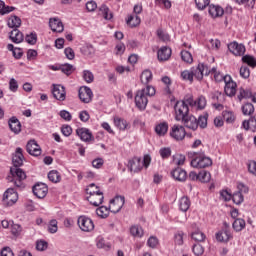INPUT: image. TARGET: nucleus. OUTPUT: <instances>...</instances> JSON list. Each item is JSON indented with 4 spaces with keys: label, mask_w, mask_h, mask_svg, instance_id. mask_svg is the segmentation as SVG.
Returning a JSON list of instances; mask_svg holds the SVG:
<instances>
[{
    "label": "nucleus",
    "mask_w": 256,
    "mask_h": 256,
    "mask_svg": "<svg viewBox=\"0 0 256 256\" xmlns=\"http://www.w3.org/2000/svg\"><path fill=\"white\" fill-rule=\"evenodd\" d=\"M153 95H155V87L151 85L138 90L135 95V105L137 109H139V111H145V109H147V103H149L147 97H153Z\"/></svg>",
    "instance_id": "f257e3e1"
},
{
    "label": "nucleus",
    "mask_w": 256,
    "mask_h": 256,
    "mask_svg": "<svg viewBox=\"0 0 256 256\" xmlns=\"http://www.w3.org/2000/svg\"><path fill=\"white\" fill-rule=\"evenodd\" d=\"M188 156L194 157V159L191 160V167L195 169H205V167H211L213 165V160L205 156L203 152H190Z\"/></svg>",
    "instance_id": "f03ea898"
},
{
    "label": "nucleus",
    "mask_w": 256,
    "mask_h": 256,
    "mask_svg": "<svg viewBox=\"0 0 256 256\" xmlns=\"http://www.w3.org/2000/svg\"><path fill=\"white\" fill-rule=\"evenodd\" d=\"M10 173L12 176L8 177V181L14 183L16 189H25V184L23 183V181L27 179V174H25L23 169L19 167L11 168Z\"/></svg>",
    "instance_id": "7ed1b4c3"
},
{
    "label": "nucleus",
    "mask_w": 256,
    "mask_h": 256,
    "mask_svg": "<svg viewBox=\"0 0 256 256\" xmlns=\"http://www.w3.org/2000/svg\"><path fill=\"white\" fill-rule=\"evenodd\" d=\"M151 165V156L150 155H144L143 161L141 158H133L128 162V167L130 171H134V173L139 172L143 169V167H149Z\"/></svg>",
    "instance_id": "20e7f679"
},
{
    "label": "nucleus",
    "mask_w": 256,
    "mask_h": 256,
    "mask_svg": "<svg viewBox=\"0 0 256 256\" xmlns=\"http://www.w3.org/2000/svg\"><path fill=\"white\" fill-rule=\"evenodd\" d=\"M174 109L176 113V121H181L189 115V106L187 103H185V101H178L175 104Z\"/></svg>",
    "instance_id": "39448f33"
},
{
    "label": "nucleus",
    "mask_w": 256,
    "mask_h": 256,
    "mask_svg": "<svg viewBox=\"0 0 256 256\" xmlns=\"http://www.w3.org/2000/svg\"><path fill=\"white\" fill-rule=\"evenodd\" d=\"M78 226L81 229V231H84L86 233H89L95 229V224L93 223V220L87 216H80L78 218Z\"/></svg>",
    "instance_id": "423d86ee"
},
{
    "label": "nucleus",
    "mask_w": 256,
    "mask_h": 256,
    "mask_svg": "<svg viewBox=\"0 0 256 256\" xmlns=\"http://www.w3.org/2000/svg\"><path fill=\"white\" fill-rule=\"evenodd\" d=\"M185 135L187 132L185 131V127L181 125H173L170 129V137L175 139V141H183L185 139Z\"/></svg>",
    "instance_id": "0eeeda50"
},
{
    "label": "nucleus",
    "mask_w": 256,
    "mask_h": 256,
    "mask_svg": "<svg viewBox=\"0 0 256 256\" xmlns=\"http://www.w3.org/2000/svg\"><path fill=\"white\" fill-rule=\"evenodd\" d=\"M224 83H225V88L224 91L228 97H233L235 96V93H237V83H235L232 79L231 76L226 75L224 77Z\"/></svg>",
    "instance_id": "6e6552de"
},
{
    "label": "nucleus",
    "mask_w": 256,
    "mask_h": 256,
    "mask_svg": "<svg viewBox=\"0 0 256 256\" xmlns=\"http://www.w3.org/2000/svg\"><path fill=\"white\" fill-rule=\"evenodd\" d=\"M18 199L19 195L17 194V191H15V189L13 188H8L3 195V201L7 205H15Z\"/></svg>",
    "instance_id": "1a4fd4ad"
},
{
    "label": "nucleus",
    "mask_w": 256,
    "mask_h": 256,
    "mask_svg": "<svg viewBox=\"0 0 256 256\" xmlns=\"http://www.w3.org/2000/svg\"><path fill=\"white\" fill-rule=\"evenodd\" d=\"M32 191L38 199H45L49 193V188L45 183H37L33 186Z\"/></svg>",
    "instance_id": "9d476101"
},
{
    "label": "nucleus",
    "mask_w": 256,
    "mask_h": 256,
    "mask_svg": "<svg viewBox=\"0 0 256 256\" xmlns=\"http://www.w3.org/2000/svg\"><path fill=\"white\" fill-rule=\"evenodd\" d=\"M123 205H125V197L117 196L116 198L110 201L109 209L111 213H119V211L123 209Z\"/></svg>",
    "instance_id": "9b49d317"
},
{
    "label": "nucleus",
    "mask_w": 256,
    "mask_h": 256,
    "mask_svg": "<svg viewBox=\"0 0 256 256\" xmlns=\"http://www.w3.org/2000/svg\"><path fill=\"white\" fill-rule=\"evenodd\" d=\"M87 199L91 205H94V207H99V205L103 203V199H105V197L103 196V192L96 190L90 192V195L87 197Z\"/></svg>",
    "instance_id": "f8f14e48"
},
{
    "label": "nucleus",
    "mask_w": 256,
    "mask_h": 256,
    "mask_svg": "<svg viewBox=\"0 0 256 256\" xmlns=\"http://www.w3.org/2000/svg\"><path fill=\"white\" fill-rule=\"evenodd\" d=\"M79 99L82 103H91L93 101V91L87 86L79 89Z\"/></svg>",
    "instance_id": "ddd939ff"
},
{
    "label": "nucleus",
    "mask_w": 256,
    "mask_h": 256,
    "mask_svg": "<svg viewBox=\"0 0 256 256\" xmlns=\"http://www.w3.org/2000/svg\"><path fill=\"white\" fill-rule=\"evenodd\" d=\"M228 49L230 53L236 57H242V55H245V45L239 44L235 41L228 44Z\"/></svg>",
    "instance_id": "4468645a"
},
{
    "label": "nucleus",
    "mask_w": 256,
    "mask_h": 256,
    "mask_svg": "<svg viewBox=\"0 0 256 256\" xmlns=\"http://www.w3.org/2000/svg\"><path fill=\"white\" fill-rule=\"evenodd\" d=\"M53 97L57 99V101H65L67 97V92L65 91V87L62 85H53L52 89Z\"/></svg>",
    "instance_id": "2eb2a0df"
},
{
    "label": "nucleus",
    "mask_w": 256,
    "mask_h": 256,
    "mask_svg": "<svg viewBox=\"0 0 256 256\" xmlns=\"http://www.w3.org/2000/svg\"><path fill=\"white\" fill-rule=\"evenodd\" d=\"M26 151L33 157H39L41 155V147L37 144V141L30 140L26 145Z\"/></svg>",
    "instance_id": "dca6fc26"
},
{
    "label": "nucleus",
    "mask_w": 256,
    "mask_h": 256,
    "mask_svg": "<svg viewBox=\"0 0 256 256\" xmlns=\"http://www.w3.org/2000/svg\"><path fill=\"white\" fill-rule=\"evenodd\" d=\"M211 73V70H209V67L205 64H198V67L193 71V77H195L198 81H201L203 79L204 75H209Z\"/></svg>",
    "instance_id": "f3484780"
},
{
    "label": "nucleus",
    "mask_w": 256,
    "mask_h": 256,
    "mask_svg": "<svg viewBox=\"0 0 256 256\" xmlns=\"http://www.w3.org/2000/svg\"><path fill=\"white\" fill-rule=\"evenodd\" d=\"M181 121L184 123V126L187 127V129H191L192 131H197V128L199 127L197 118L193 115H188Z\"/></svg>",
    "instance_id": "a211bd4d"
},
{
    "label": "nucleus",
    "mask_w": 256,
    "mask_h": 256,
    "mask_svg": "<svg viewBox=\"0 0 256 256\" xmlns=\"http://www.w3.org/2000/svg\"><path fill=\"white\" fill-rule=\"evenodd\" d=\"M76 134L80 137L81 141L89 143L93 139V133L88 128H78L76 129Z\"/></svg>",
    "instance_id": "6ab92c4d"
},
{
    "label": "nucleus",
    "mask_w": 256,
    "mask_h": 256,
    "mask_svg": "<svg viewBox=\"0 0 256 256\" xmlns=\"http://www.w3.org/2000/svg\"><path fill=\"white\" fill-rule=\"evenodd\" d=\"M49 26L52 31L55 33H63L65 27L63 26V22L59 20V18H50Z\"/></svg>",
    "instance_id": "aec40b11"
},
{
    "label": "nucleus",
    "mask_w": 256,
    "mask_h": 256,
    "mask_svg": "<svg viewBox=\"0 0 256 256\" xmlns=\"http://www.w3.org/2000/svg\"><path fill=\"white\" fill-rule=\"evenodd\" d=\"M209 15L213 17V19H216L217 17H223L225 10L219 5L211 4L209 5Z\"/></svg>",
    "instance_id": "412c9836"
},
{
    "label": "nucleus",
    "mask_w": 256,
    "mask_h": 256,
    "mask_svg": "<svg viewBox=\"0 0 256 256\" xmlns=\"http://www.w3.org/2000/svg\"><path fill=\"white\" fill-rule=\"evenodd\" d=\"M23 159V149L17 148L15 154L12 157V163L14 165V168L21 167V165H23Z\"/></svg>",
    "instance_id": "4be33fe9"
},
{
    "label": "nucleus",
    "mask_w": 256,
    "mask_h": 256,
    "mask_svg": "<svg viewBox=\"0 0 256 256\" xmlns=\"http://www.w3.org/2000/svg\"><path fill=\"white\" fill-rule=\"evenodd\" d=\"M230 239H233V234L229 230H222L216 233V240L220 243H227Z\"/></svg>",
    "instance_id": "5701e85b"
},
{
    "label": "nucleus",
    "mask_w": 256,
    "mask_h": 256,
    "mask_svg": "<svg viewBox=\"0 0 256 256\" xmlns=\"http://www.w3.org/2000/svg\"><path fill=\"white\" fill-rule=\"evenodd\" d=\"M159 61H169L171 58V48L164 46L158 50L157 54Z\"/></svg>",
    "instance_id": "b1692460"
},
{
    "label": "nucleus",
    "mask_w": 256,
    "mask_h": 256,
    "mask_svg": "<svg viewBox=\"0 0 256 256\" xmlns=\"http://www.w3.org/2000/svg\"><path fill=\"white\" fill-rule=\"evenodd\" d=\"M114 125L118 127L119 131H127V129H131V124L121 117L114 118Z\"/></svg>",
    "instance_id": "393cba45"
},
{
    "label": "nucleus",
    "mask_w": 256,
    "mask_h": 256,
    "mask_svg": "<svg viewBox=\"0 0 256 256\" xmlns=\"http://www.w3.org/2000/svg\"><path fill=\"white\" fill-rule=\"evenodd\" d=\"M8 125L11 131L16 135L21 133V122L19 121V119H17V117L10 118Z\"/></svg>",
    "instance_id": "a878e982"
},
{
    "label": "nucleus",
    "mask_w": 256,
    "mask_h": 256,
    "mask_svg": "<svg viewBox=\"0 0 256 256\" xmlns=\"http://www.w3.org/2000/svg\"><path fill=\"white\" fill-rule=\"evenodd\" d=\"M12 43H16V44H19V43H23L25 37L23 36V34L21 33V31H19L18 29H14L10 32V35H9Z\"/></svg>",
    "instance_id": "bb28decb"
},
{
    "label": "nucleus",
    "mask_w": 256,
    "mask_h": 256,
    "mask_svg": "<svg viewBox=\"0 0 256 256\" xmlns=\"http://www.w3.org/2000/svg\"><path fill=\"white\" fill-rule=\"evenodd\" d=\"M80 53L84 55V57H93L95 55V47L92 44H84L80 48Z\"/></svg>",
    "instance_id": "cd10ccee"
},
{
    "label": "nucleus",
    "mask_w": 256,
    "mask_h": 256,
    "mask_svg": "<svg viewBox=\"0 0 256 256\" xmlns=\"http://www.w3.org/2000/svg\"><path fill=\"white\" fill-rule=\"evenodd\" d=\"M176 181H185L187 179V172L181 168H176L171 173Z\"/></svg>",
    "instance_id": "c85d7f7f"
},
{
    "label": "nucleus",
    "mask_w": 256,
    "mask_h": 256,
    "mask_svg": "<svg viewBox=\"0 0 256 256\" xmlns=\"http://www.w3.org/2000/svg\"><path fill=\"white\" fill-rule=\"evenodd\" d=\"M167 131H169V124H167V122L157 124L155 127V132L159 135V137L167 135Z\"/></svg>",
    "instance_id": "c756f323"
},
{
    "label": "nucleus",
    "mask_w": 256,
    "mask_h": 256,
    "mask_svg": "<svg viewBox=\"0 0 256 256\" xmlns=\"http://www.w3.org/2000/svg\"><path fill=\"white\" fill-rule=\"evenodd\" d=\"M99 12H100V15H102L104 19H106V21H111V19H113V12L109 10V7H107V5H102L99 8Z\"/></svg>",
    "instance_id": "7c9ffc66"
},
{
    "label": "nucleus",
    "mask_w": 256,
    "mask_h": 256,
    "mask_svg": "<svg viewBox=\"0 0 256 256\" xmlns=\"http://www.w3.org/2000/svg\"><path fill=\"white\" fill-rule=\"evenodd\" d=\"M179 207H180V211H183L184 213L189 211V207H191V201L187 196H183L179 200Z\"/></svg>",
    "instance_id": "2f4dec72"
},
{
    "label": "nucleus",
    "mask_w": 256,
    "mask_h": 256,
    "mask_svg": "<svg viewBox=\"0 0 256 256\" xmlns=\"http://www.w3.org/2000/svg\"><path fill=\"white\" fill-rule=\"evenodd\" d=\"M126 23L130 27H137V25H141V18L138 15L132 14L128 16Z\"/></svg>",
    "instance_id": "473e14b6"
},
{
    "label": "nucleus",
    "mask_w": 256,
    "mask_h": 256,
    "mask_svg": "<svg viewBox=\"0 0 256 256\" xmlns=\"http://www.w3.org/2000/svg\"><path fill=\"white\" fill-rule=\"evenodd\" d=\"M8 27H10V29H18V27H21V18L17 16H11L8 19Z\"/></svg>",
    "instance_id": "72a5a7b5"
},
{
    "label": "nucleus",
    "mask_w": 256,
    "mask_h": 256,
    "mask_svg": "<svg viewBox=\"0 0 256 256\" xmlns=\"http://www.w3.org/2000/svg\"><path fill=\"white\" fill-rule=\"evenodd\" d=\"M141 83L147 85L153 79V73L151 70H144L140 76Z\"/></svg>",
    "instance_id": "f704fd0d"
},
{
    "label": "nucleus",
    "mask_w": 256,
    "mask_h": 256,
    "mask_svg": "<svg viewBox=\"0 0 256 256\" xmlns=\"http://www.w3.org/2000/svg\"><path fill=\"white\" fill-rule=\"evenodd\" d=\"M109 213H111V209L107 208V206H101L96 209V214L102 219H107V217H109Z\"/></svg>",
    "instance_id": "c9c22d12"
},
{
    "label": "nucleus",
    "mask_w": 256,
    "mask_h": 256,
    "mask_svg": "<svg viewBox=\"0 0 256 256\" xmlns=\"http://www.w3.org/2000/svg\"><path fill=\"white\" fill-rule=\"evenodd\" d=\"M48 179L52 183H59L61 181V174L57 170H52L48 173Z\"/></svg>",
    "instance_id": "e433bc0d"
},
{
    "label": "nucleus",
    "mask_w": 256,
    "mask_h": 256,
    "mask_svg": "<svg viewBox=\"0 0 256 256\" xmlns=\"http://www.w3.org/2000/svg\"><path fill=\"white\" fill-rule=\"evenodd\" d=\"M246 223L243 219L241 218H238L236 219L233 224H232V227L234 229V231H243V228L245 227Z\"/></svg>",
    "instance_id": "4c0bfd02"
},
{
    "label": "nucleus",
    "mask_w": 256,
    "mask_h": 256,
    "mask_svg": "<svg viewBox=\"0 0 256 256\" xmlns=\"http://www.w3.org/2000/svg\"><path fill=\"white\" fill-rule=\"evenodd\" d=\"M198 180L201 181V183H209V181H211V173L205 170L199 172Z\"/></svg>",
    "instance_id": "58836bf2"
},
{
    "label": "nucleus",
    "mask_w": 256,
    "mask_h": 256,
    "mask_svg": "<svg viewBox=\"0 0 256 256\" xmlns=\"http://www.w3.org/2000/svg\"><path fill=\"white\" fill-rule=\"evenodd\" d=\"M243 115H253L255 113V106L251 103H246L242 106Z\"/></svg>",
    "instance_id": "ea45409f"
},
{
    "label": "nucleus",
    "mask_w": 256,
    "mask_h": 256,
    "mask_svg": "<svg viewBox=\"0 0 256 256\" xmlns=\"http://www.w3.org/2000/svg\"><path fill=\"white\" fill-rule=\"evenodd\" d=\"M59 69L65 75H71V73H73V71H75V67L73 65L67 64V63L60 65Z\"/></svg>",
    "instance_id": "a19ab883"
},
{
    "label": "nucleus",
    "mask_w": 256,
    "mask_h": 256,
    "mask_svg": "<svg viewBox=\"0 0 256 256\" xmlns=\"http://www.w3.org/2000/svg\"><path fill=\"white\" fill-rule=\"evenodd\" d=\"M192 239H194V241H198L199 243L205 241L206 236L203 232H201V230H196L195 232L192 233Z\"/></svg>",
    "instance_id": "79ce46f5"
},
{
    "label": "nucleus",
    "mask_w": 256,
    "mask_h": 256,
    "mask_svg": "<svg viewBox=\"0 0 256 256\" xmlns=\"http://www.w3.org/2000/svg\"><path fill=\"white\" fill-rule=\"evenodd\" d=\"M181 59L185 63H193V55H191L190 52L187 50L181 51Z\"/></svg>",
    "instance_id": "37998d69"
},
{
    "label": "nucleus",
    "mask_w": 256,
    "mask_h": 256,
    "mask_svg": "<svg viewBox=\"0 0 256 256\" xmlns=\"http://www.w3.org/2000/svg\"><path fill=\"white\" fill-rule=\"evenodd\" d=\"M250 97H253V94H251V91L240 88L239 94H238L239 101H241L242 99H250Z\"/></svg>",
    "instance_id": "c03bdc74"
},
{
    "label": "nucleus",
    "mask_w": 256,
    "mask_h": 256,
    "mask_svg": "<svg viewBox=\"0 0 256 256\" xmlns=\"http://www.w3.org/2000/svg\"><path fill=\"white\" fill-rule=\"evenodd\" d=\"M130 233L133 237H141L143 235V228L141 226H132Z\"/></svg>",
    "instance_id": "a18cd8bd"
},
{
    "label": "nucleus",
    "mask_w": 256,
    "mask_h": 256,
    "mask_svg": "<svg viewBox=\"0 0 256 256\" xmlns=\"http://www.w3.org/2000/svg\"><path fill=\"white\" fill-rule=\"evenodd\" d=\"M243 63H246L250 67H256V60L253 56L251 55H245L242 57Z\"/></svg>",
    "instance_id": "49530a36"
},
{
    "label": "nucleus",
    "mask_w": 256,
    "mask_h": 256,
    "mask_svg": "<svg viewBox=\"0 0 256 256\" xmlns=\"http://www.w3.org/2000/svg\"><path fill=\"white\" fill-rule=\"evenodd\" d=\"M83 79L86 81V83H93L95 76L93 75V72L89 70L83 71Z\"/></svg>",
    "instance_id": "de8ad7c7"
},
{
    "label": "nucleus",
    "mask_w": 256,
    "mask_h": 256,
    "mask_svg": "<svg viewBox=\"0 0 256 256\" xmlns=\"http://www.w3.org/2000/svg\"><path fill=\"white\" fill-rule=\"evenodd\" d=\"M181 77L184 81H190V83H193V70H184L181 73Z\"/></svg>",
    "instance_id": "09e8293b"
},
{
    "label": "nucleus",
    "mask_w": 256,
    "mask_h": 256,
    "mask_svg": "<svg viewBox=\"0 0 256 256\" xmlns=\"http://www.w3.org/2000/svg\"><path fill=\"white\" fill-rule=\"evenodd\" d=\"M223 119L226 121V123H233L235 121V114L230 111H224L223 112Z\"/></svg>",
    "instance_id": "8fccbe9b"
},
{
    "label": "nucleus",
    "mask_w": 256,
    "mask_h": 256,
    "mask_svg": "<svg viewBox=\"0 0 256 256\" xmlns=\"http://www.w3.org/2000/svg\"><path fill=\"white\" fill-rule=\"evenodd\" d=\"M25 41L28 42L29 45H35V43H37V33L31 32L26 35Z\"/></svg>",
    "instance_id": "3c124183"
},
{
    "label": "nucleus",
    "mask_w": 256,
    "mask_h": 256,
    "mask_svg": "<svg viewBox=\"0 0 256 256\" xmlns=\"http://www.w3.org/2000/svg\"><path fill=\"white\" fill-rule=\"evenodd\" d=\"M244 199L245 198L243 197V194L241 192H236L232 196V200L236 205H241V203H243Z\"/></svg>",
    "instance_id": "603ef678"
},
{
    "label": "nucleus",
    "mask_w": 256,
    "mask_h": 256,
    "mask_svg": "<svg viewBox=\"0 0 256 256\" xmlns=\"http://www.w3.org/2000/svg\"><path fill=\"white\" fill-rule=\"evenodd\" d=\"M58 230H59V227L57 226V220L55 219L50 220L48 224V231L53 234V233H57Z\"/></svg>",
    "instance_id": "864d4df0"
},
{
    "label": "nucleus",
    "mask_w": 256,
    "mask_h": 256,
    "mask_svg": "<svg viewBox=\"0 0 256 256\" xmlns=\"http://www.w3.org/2000/svg\"><path fill=\"white\" fill-rule=\"evenodd\" d=\"M147 245L151 249H156L157 245H159V239H157L155 236H151L147 241Z\"/></svg>",
    "instance_id": "5fc2aeb1"
},
{
    "label": "nucleus",
    "mask_w": 256,
    "mask_h": 256,
    "mask_svg": "<svg viewBox=\"0 0 256 256\" xmlns=\"http://www.w3.org/2000/svg\"><path fill=\"white\" fill-rule=\"evenodd\" d=\"M192 251L196 256H200L203 255V253H205V249L201 246V244H194Z\"/></svg>",
    "instance_id": "6e6d98bb"
},
{
    "label": "nucleus",
    "mask_w": 256,
    "mask_h": 256,
    "mask_svg": "<svg viewBox=\"0 0 256 256\" xmlns=\"http://www.w3.org/2000/svg\"><path fill=\"white\" fill-rule=\"evenodd\" d=\"M250 75H251V71L249 70L248 66H242L240 68V76L243 79H249Z\"/></svg>",
    "instance_id": "4d7b16f0"
},
{
    "label": "nucleus",
    "mask_w": 256,
    "mask_h": 256,
    "mask_svg": "<svg viewBox=\"0 0 256 256\" xmlns=\"http://www.w3.org/2000/svg\"><path fill=\"white\" fill-rule=\"evenodd\" d=\"M211 73L214 75V79L217 82L225 81V76H223L220 72L217 71V68H212Z\"/></svg>",
    "instance_id": "13d9d810"
},
{
    "label": "nucleus",
    "mask_w": 256,
    "mask_h": 256,
    "mask_svg": "<svg viewBox=\"0 0 256 256\" xmlns=\"http://www.w3.org/2000/svg\"><path fill=\"white\" fill-rule=\"evenodd\" d=\"M196 105L198 107V109H203L204 107L207 106V99H205V96H200L198 97L197 101H196Z\"/></svg>",
    "instance_id": "bf43d9fd"
},
{
    "label": "nucleus",
    "mask_w": 256,
    "mask_h": 256,
    "mask_svg": "<svg viewBox=\"0 0 256 256\" xmlns=\"http://www.w3.org/2000/svg\"><path fill=\"white\" fill-rule=\"evenodd\" d=\"M159 153L162 159H169L171 157V148H162Z\"/></svg>",
    "instance_id": "052dcab7"
},
{
    "label": "nucleus",
    "mask_w": 256,
    "mask_h": 256,
    "mask_svg": "<svg viewBox=\"0 0 256 256\" xmlns=\"http://www.w3.org/2000/svg\"><path fill=\"white\" fill-rule=\"evenodd\" d=\"M196 7L203 11L208 5H209V0H195Z\"/></svg>",
    "instance_id": "680f3d73"
},
{
    "label": "nucleus",
    "mask_w": 256,
    "mask_h": 256,
    "mask_svg": "<svg viewBox=\"0 0 256 256\" xmlns=\"http://www.w3.org/2000/svg\"><path fill=\"white\" fill-rule=\"evenodd\" d=\"M61 133L64 135V137H70L71 133H73V128L69 125H64L61 128Z\"/></svg>",
    "instance_id": "e2e57ef3"
},
{
    "label": "nucleus",
    "mask_w": 256,
    "mask_h": 256,
    "mask_svg": "<svg viewBox=\"0 0 256 256\" xmlns=\"http://www.w3.org/2000/svg\"><path fill=\"white\" fill-rule=\"evenodd\" d=\"M198 127H201V129H205L207 127V115L200 116L197 120Z\"/></svg>",
    "instance_id": "0e129e2a"
},
{
    "label": "nucleus",
    "mask_w": 256,
    "mask_h": 256,
    "mask_svg": "<svg viewBox=\"0 0 256 256\" xmlns=\"http://www.w3.org/2000/svg\"><path fill=\"white\" fill-rule=\"evenodd\" d=\"M47 247H48V244L46 241L39 240L36 242L37 251H45V249H47Z\"/></svg>",
    "instance_id": "69168bd1"
},
{
    "label": "nucleus",
    "mask_w": 256,
    "mask_h": 256,
    "mask_svg": "<svg viewBox=\"0 0 256 256\" xmlns=\"http://www.w3.org/2000/svg\"><path fill=\"white\" fill-rule=\"evenodd\" d=\"M184 235H185V233H183V232H178L175 234L174 241H175L176 245H183Z\"/></svg>",
    "instance_id": "338daca9"
},
{
    "label": "nucleus",
    "mask_w": 256,
    "mask_h": 256,
    "mask_svg": "<svg viewBox=\"0 0 256 256\" xmlns=\"http://www.w3.org/2000/svg\"><path fill=\"white\" fill-rule=\"evenodd\" d=\"M116 55H123L125 53V44L119 42L115 47Z\"/></svg>",
    "instance_id": "774afa93"
}]
</instances>
